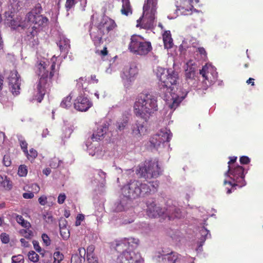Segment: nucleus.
I'll list each match as a JSON object with an SVG mask.
<instances>
[{
  "mask_svg": "<svg viewBox=\"0 0 263 263\" xmlns=\"http://www.w3.org/2000/svg\"><path fill=\"white\" fill-rule=\"evenodd\" d=\"M88 263H99L98 258L94 252H89L87 254Z\"/></svg>",
  "mask_w": 263,
  "mask_h": 263,
  "instance_id": "f704fd0d",
  "label": "nucleus"
},
{
  "mask_svg": "<svg viewBox=\"0 0 263 263\" xmlns=\"http://www.w3.org/2000/svg\"><path fill=\"white\" fill-rule=\"evenodd\" d=\"M28 159L32 161L37 156V152L34 148H30L29 152L27 151V154H25Z\"/></svg>",
  "mask_w": 263,
  "mask_h": 263,
  "instance_id": "e433bc0d",
  "label": "nucleus"
},
{
  "mask_svg": "<svg viewBox=\"0 0 263 263\" xmlns=\"http://www.w3.org/2000/svg\"><path fill=\"white\" fill-rule=\"evenodd\" d=\"M153 48L151 43L146 41L143 37L139 35H133L128 45V49L133 53L145 55L152 51Z\"/></svg>",
  "mask_w": 263,
  "mask_h": 263,
  "instance_id": "6e6552de",
  "label": "nucleus"
},
{
  "mask_svg": "<svg viewBox=\"0 0 263 263\" xmlns=\"http://www.w3.org/2000/svg\"><path fill=\"white\" fill-rule=\"evenodd\" d=\"M74 108L80 111H86L92 106V102L87 97L79 96L74 100Z\"/></svg>",
  "mask_w": 263,
  "mask_h": 263,
  "instance_id": "4468645a",
  "label": "nucleus"
},
{
  "mask_svg": "<svg viewBox=\"0 0 263 263\" xmlns=\"http://www.w3.org/2000/svg\"><path fill=\"white\" fill-rule=\"evenodd\" d=\"M21 232L24 237L27 239H30L33 236L32 232L29 230H23Z\"/></svg>",
  "mask_w": 263,
  "mask_h": 263,
  "instance_id": "49530a36",
  "label": "nucleus"
},
{
  "mask_svg": "<svg viewBox=\"0 0 263 263\" xmlns=\"http://www.w3.org/2000/svg\"><path fill=\"white\" fill-rule=\"evenodd\" d=\"M3 163L6 166H9L11 165V161L9 155H4L3 157Z\"/></svg>",
  "mask_w": 263,
  "mask_h": 263,
  "instance_id": "09e8293b",
  "label": "nucleus"
},
{
  "mask_svg": "<svg viewBox=\"0 0 263 263\" xmlns=\"http://www.w3.org/2000/svg\"><path fill=\"white\" fill-rule=\"evenodd\" d=\"M146 213L151 218L162 217L164 219L167 218L168 220L175 218H179L181 216L180 209L172 207L170 209L164 210L160 206H157L154 202L147 203Z\"/></svg>",
  "mask_w": 263,
  "mask_h": 263,
  "instance_id": "0eeeda50",
  "label": "nucleus"
},
{
  "mask_svg": "<svg viewBox=\"0 0 263 263\" xmlns=\"http://www.w3.org/2000/svg\"><path fill=\"white\" fill-rule=\"evenodd\" d=\"M161 170L156 160L145 162L144 166L139 168V172L145 178H157L161 174Z\"/></svg>",
  "mask_w": 263,
  "mask_h": 263,
  "instance_id": "9d476101",
  "label": "nucleus"
},
{
  "mask_svg": "<svg viewBox=\"0 0 263 263\" xmlns=\"http://www.w3.org/2000/svg\"><path fill=\"white\" fill-rule=\"evenodd\" d=\"M159 187V182L154 181L147 183L138 180H130L122 188L124 196L130 199L140 197H144L156 193Z\"/></svg>",
  "mask_w": 263,
  "mask_h": 263,
  "instance_id": "f257e3e1",
  "label": "nucleus"
},
{
  "mask_svg": "<svg viewBox=\"0 0 263 263\" xmlns=\"http://www.w3.org/2000/svg\"><path fill=\"white\" fill-rule=\"evenodd\" d=\"M12 185L11 182L8 179L7 176H2L0 175V187H2L7 190H10Z\"/></svg>",
  "mask_w": 263,
  "mask_h": 263,
  "instance_id": "c756f323",
  "label": "nucleus"
},
{
  "mask_svg": "<svg viewBox=\"0 0 263 263\" xmlns=\"http://www.w3.org/2000/svg\"><path fill=\"white\" fill-rule=\"evenodd\" d=\"M239 161L241 164H248L250 163V159L248 157L243 156L240 158Z\"/></svg>",
  "mask_w": 263,
  "mask_h": 263,
  "instance_id": "603ef678",
  "label": "nucleus"
},
{
  "mask_svg": "<svg viewBox=\"0 0 263 263\" xmlns=\"http://www.w3.org/2000/svg\"><path fill=\"white\" fill-rule=\"evenodd\" d=\"M97 26L104 34H106L114 29L117 25L113 20L108 17H104L101 19Z\"/></svg>",
  "mask_w": 263,
  "mask_h": 263,
  "instance_id": "dca6fc26",
  "label": "nucleus"
},
{
  "mask_svg": "<svg viewBox=\"0 0 263 263\" xmlns=\"http://www.w3.org/2000/svg\"><path fill=\"white\" fill-rule=\"evenodd\" d=\"M76 4V0H66L65 7L67 11H69Z\"/></svg>",
  "mask_w": 263,
  "mask_h": 263,
  "instance_id": "c03bdc74",
  "label": "nucleus"
},
{
  "mask_svg": "<svg viewBox=\"0 0 263 263\" xmlns=\"http://www.w3.org/2000/svg\"><path fill=\"white\" fill-rule=\"evenodd\" d=\"M179 256L178 253L172 251L166 254L161 255V257L164 263H176Z\"/></svg>",
  "mask_w": 263,
  "mask_h": 263,
  "instance_id": "5701e85b",
  "label": "nucleus"
},
{
  "mask_svg": "<svg viewBox=\"0 0 263 263\" xmlns=\"http://www.w3.org/2000/svg\"><path fill=\"white\" fill-rule=\"evenodd\" d=\"M84 219V216L82 214H78L76 218V221L75 222V225L76 226H79L81 224V222Z\"/></svg>",
  "mask_w": 263,
  "mask_h": 263,
  "instance_id": "3c124183",
  "label": "nucleus"
},
{
  "mask_svg": "<svg viewBox=\"0 0 263 263\" xmlns=\"http://www.w3.org/2000/svg\"><path fill=\"white\" fill-rule=\"evenodd\" d=\"M66 196L64 193L60 194L58 197V202L59 204H62L64 202Z\"/></svg>",
  "mask_w": 263,
  "mask_h": 263,
  "instance_id": "5fc2aeb1",
  "label": "nucleus"
},
{
  "mask_svg": "<svg viewBox=\"0 0 263 263\" xmlns=\"http://www.w3.org/2000/svg\"><path fill=\"white\" fill-rule=\"evenodd\" d=\"M200 74L202 76L204 82L207 85L206 81L210 84L214 82L217 78V73L212 67L206 65L203 66L200 70Z\"/></svg>",
  "mask_w": 263,
  "mask_h": 263,
  "instance_id": "2eb2a0df",
  "label": "nucleus"
},
{
  "mask_svg": "<svg viewBox=\"0 0 263 263\" xmlns=\"http://www.w3.org/2000/svg\"><path fill=\"white\" fill-rule=\"evenodd\" d=\"M21 77L16 70H11L8 77L9 89L13 95L20 93Z\"/></svg>",
  "mask_w": 263,
  "mask_h": 263,
  "instance_id": "f8f14e48",
  "label": "nucleus"
},
{
  "mask_svg": "<svg viewBox=\"0 0 263 263\" xmlns=\"http://www.w3.org/2000/svg\"><path fill=\"white\" fill-rule=\"evenodd\" d=\"M33 245L34 249L39 253H40L42 251L41 247L39 245V243L36 241H33Z\"/></svg>",
  "mask_w": 263,
  "mask_h": 263,
  "instance_id": "bf43d9fd",
  "label": "nucleus"
},
{
  "mask_svg": "<svg viewBox=\"0 0 263 263\" xmlns=\"http://www.w3.org/2000/svg\"><path fill=\"white\" fill-rule=\"evenodd\" d=\"M20 242H21L22 246L24 247H28L29 246V242L26 241L24 238H21L20 239Z\"/></svg>",
  "mask_w": 263,
  "mask_h": 263,
  "instance_id": "e2e57ef3",
  "label": "nucleus"
},
{
  "mask_svg": "<svg viewBox=\"0 0 263 263\" xmlns=\"http://www.w3.org/2000/svg\"><path fill=\"white\" fill-rule=\"evenodd\" d=\"M137 73V69L136 67L126 66L124 68L121 77L123 79L129 80Z\"/></svg>",
  "mask_w": 263,
  "mask_h": 263,
  "instance_id": "b1692460",
  "label": "nucleus"
},
{
  "mask_svg": "<svg viewBox=\"0 0 263 263\" xmlns=\"http://www.w3.org/2000/svg\"><path fill=\"white\" fill-rule=\"evenodd\" d=\"M38 30L37 27L33 26L31 28H28L26 32L27 38L28 40H30L33 39L37 35Z\"/></svg>",
  "mask_w": 263,
  "mask_h": 263,
  "instance_id": "2f4dec72",
  "label": "nucleus"
},
{
  "mask_svg": "<svg viewBox=\"0 0 263 263\" xmlns=\"http://www.w3.org/2000/svg\"><path fill=\"white\" fill-rule=\"evenodd\" d=\"M248 84H251L252 86H254V79L251 78H250L246 82Z\"/></svg>",
  "mask_w": 263,
  "mask_h": 263,
  "instance_id": "338daca9",
  "label": "nucleus"
},
{
  "mask_svg": "<svg viewBox=\"0 0 263 263\" xmlns=\"http://www.w3.org/2000/svg\"><path fill=\"white\" fill-rule=\"evenodd\" d=\"M195 73V67L190 61L186 64V68L185 69V75L187 78L191 79L193 78Z\"/></svg>",
  "mask_w": 263,
  "mask_h": 263,
  "instance_id": "c85d7f7f",
  "label": "nucleus"
},
{
  "mask_svg": "<svg viewBox=\"0 0 263 263\" xmlns=\"http://www.w3.org/2000/svg\"><path fill=\"white\" fill-rule=\"evenodd\" d=\"M44 219L47 223L51 224L53 222V218L51 215H44Z\"/></svg>",
  "mask_w": 263,
  "mask_h": 263,
  "instance_id": "4d7b16f0",
  "label": "nucleus"
},
{
  "mask_svg": "<svg viewBox=\"0 0 263 263\" xmlns=\"http://www.w3.org/2000/svg\"><path fill=\"white\" fill-rule=\"evenodd\" d=\"M157 3L146 0L143 7V14L137 20V27H141L145 29L153 28L156 14L157 13Z\"/></svg>",
  "mask_w": 263,
  "mask_h": 263,
  "instance_id": "423d86ee",
  "label": "nucleus"
},
{
  "mask_svg": "<svg viewBox=\"0 0 263 263\" xmlns=\"http://www.w3.org/2000/svg\"><path fill=\"white\" fill-rule=\"evenodd\" d=\"M1 241L4 243H7L9 242L10 238L8 234L5 233H3L1 235Z\"/></svg>",
  "mask_w": 263,
  "mask_h": 263,
  "instance_id": "de8ad7c7",
  "label": "nucleus"
},
{
  "mask_svg": "<svg viewBox=\"0 0 263 263\" xmlns=\"http://www.w3.org/2000/svg\"><path fill=\"white\" fill-rule=\"evenodd\" d=\"M26 19L28 22L36 25L37 28L46 26L48 22V19L46 16L37 13L34 11L28 12L26 15Z\"/></svg>",
  "mask_w": 263,
  "mask_h": 263,
  "instance_id": "ddd939ff",
  "label": "nucleus"
},
{
  "mask_svg": "<svg viewBox=\"0 0 263 263\" xmlns=\"http://www.w3.org/2000/svg\"><path fill=\"white\" fill-rule=\"evenodd\" d=\"M29 259L33 262H37L39 260V255L34 251H30L28 253Z\"/></svg>",
  "mask_w": 263,
  "mask_h": 263,
  "instance_id": "c9c22d12",
  "label": "nucleus"
},
{
  "mask_svg": "<svg viewBox=\"0 0 263 263\" xmlns=\"http://www.w3.org/2000/svg\"><path fill=\"white\" fill-rule=\"evenodd\" d=\"M139 242L138 239L134 238H124L118 241L116 245V250L119 251L120 247L125 248L126 250L118 255L116 260V263H143L140 254L132 250L138 245Z\"/></svg>",
  "mask_w": 263,
  "mask_h": 263,
  "instance_id": "20e7f679",
  "label": "nucleus"
},
{
  "mask_svg": "<svg viewBox=\"0 0 263 263\" xmlns=\"http://www.w3.org/2000/svg\"><path fill=\"white\" fill-rule=\"evenodd\" d=\"M23 197L25 199H31L34 197V194L32 193H24Z\"/></svg>",
  "mask_w": 263,
  "mask_h": 263,
  "instance_id": "680f3d73",
  "label": "nucleus"
},
{
  "mask_svg": "<svg viewBox=\"0 0 263 263\" xmlns=\"http://www.w3.org/2000/svg\"><path fill=\"white\" fill-rule=\"evenodd\" d=\"M53 263H61L64 259V255L60 251H56L53 253Z\"/></svg>",
  "mask_w": 263,
  "mask_h": 263,
  "instance_id": "4c0bfd02",
  "label": "nucleus"
},
{
  "mask_svg": "<svg viewBox=\"0 0 263 263\" xmlns=\"http://www.w3.org/2000/svg\"><path fill=\"white\" fill-rule=\"evenodd\" d=\"M172 136L170 130L167 128L161 129L157 134L151 138L149 140L151 147L158 148L161 143L169 142Z\"/></svg>",
  "mask_w": 263,
  "mask_h": 263,
  "instance_id": "9b49d317",
  "label": "nucleus"
},
{
  "mask_svg": "<svg viewBox=\"0 0 263 263\" xmlns=\"http://www.w3.org/2000/svg\"><path fill=\"white\" fill-rule=\"evenodd\" d=\"M86 79L85 77H80L77 80V86L79 88H82L83 86V83L85 82Z\"/></svg>",
  "mask_w": 263,
  "mask_h": 263,
  "instance_id": "8fccbe9b",
  "label": "nucleus"
},
{
  "mask_svg": "<svg viewBox=\"0 0 263 263\" xmlns=\"http://www.w3.org/2000/svg\"><path fill=\"white\" fill-rule=\"evenodd\" d=\"M6 23L9 27L13 30H16L19 27H21L22 29L24 28V26L22 24V18L20 16L16 17H11L10 19L7 20Z\"/></svg>",
  "mask_w": 263,
  "mask_h": 263,
  "instance_id": "4be33fe9",
  "label": "nucleus"
},
{
  "mask_svg": "<svg viewBox=\"0 0 263 263\" xmlns=\"http://www.w3.org/2000/svg\"><path fill=\"white\" fill-rule=\"evenodd\" d=\"M157 110V99L155 96L147 92L137 96L134 104V112L137 117L146 121Z\"/></svg>",
  "mask_w": 263,
  "mask_h": 263,
  "instance_id": "f03ea898",
  "label": "nucleus"
},
{
  "mask_svg": "<svg viewBox=\"0 0 263 263\" xmlns=\"http://www.w3.org/2000/svg\"><path fill=\"white\" fill-rule=\"evenodd\" d=\"M32 187L36 192H38L40 190V186L36 183L33 184Z\"/></svg>",
  "mask_w": 263,
  "mask_h": 263,
  "instance_id": "69168bd1",
  "label": "nucleus"
},
{
  "mask_svg": "<svg viewBox=\"0 0 263 263\" xmlns=\"http://www.w3.org/2000/svg\"><path fill=\"white\" fill-rule=\"evenodd\" d=\"M47 198L46 196H42L39 197L38 201L39 203L42 205H45L47 203Z\"/></svg>",
  "mask_w": 263,
  "mask_h": 263,
  "instance_id": "6e6d98bb",
  "label": "nucleus"
},
{
  "mask_svg": "<svg viewBox=\"0 0 263 263\" xmlns=\"http://www.w3.org/2000/svg\"><path fill=\"white\" fill-rule=\"evenodd\" d=\"M16 220L17 223L20 224L25 228L29 229L31 227L30 223L27 221L25 220L21 215H17L16 216Z\"/></svg>",
  "mask_w": 263,
  "mask_h": 263,
  "instance_id": "473e14b6",
  "label": "nucleus"
},
{
  "mask_svg": "<svg viewBox=\"0 0 263 263\" xmlns=\"http://www.w3.org/2000/svg\"><path fill=\"white\" fill-rule=\"evenodd\" d=\"M156 74L159 79V87L164 93H173L175 87L178 83L179 76L177 71L171 69H166L158 67Z\"/></svg>",
  "mask_w": 263,
  "mask_h": 263,
  "instance_id": "39448f33",
  "label": "nucleus"
},
{
  "mask_svg": "<svg viewBox=\"0 0 263 263\" xmlns=\"http://www.w3.org/2000/svg\"><path fill=\"white\" fill-rule=\"evenodd\" d=\"M18 141L20 142V145L23 152L24 153V154H27L28 144L27 142L24 139H23L22 137L21 138H18Z\"/></svg>",
  "mask_w": 263,
  "mask_h": 263,
  "instance_id": "ea45409f",
  "label": "nucleus"
},
{
  "mask_svg": "<svg viewBox=\"0 0 263 263\" xmlns=\"http://www.w3.org/2000/svg\"><path fill=\"white\" fill-rule=\"evenodd\" d=\"M24 259L22 255L19 254L12 257V263H24Z\"/></svg>",
  "mask_w": 263,
  "mask_h": 263,
  "instance_id": "79ce46f5",
  "label": "nucleus"
},
{
  "mask_svg": "<svg viewBox=\"0 0 263 263\" xmlns=\"http://www.w3.org/2000/svg\"><path fill=\"white\" fill-rule=\"evenodd\" d=\"M27 166L25 165H21L18 167V175L20 176L24 177L26 176L27 174Z\"/></svg>",
  "mask_w": 263,
  "mask_h": 263,
  "instance_id": "a19ab883",
  "label": "nucleus"
},
{
  "mask_svg": "<svg viewBox=\"0 0 263 263\" xmlns=\"http://www.w3.org/2000/svg\"><path fill=\"white\" fill-rule=\"evenodd\" d=\"M162 37L165 48H172L174 44L170 31H165L162 34Z\"/></svg>",
  "mask_w": 263,
  "mask_h": 263,
  "instance_id": "393cba45",
  "label": "nucleus"
},
{
  "mask_svg": "<svg viewBox=\"0 0 263 263\" xmlns=\"http://www.w3.org/2000/svg\"><path fill=\"white\" fill-rule=\"evenodd\" d=\"M164 99L167 102L168 106L171 109H175L179 104L178 99L176 98V96H172V94L175 95V93H164Z\"/></svg>",
  "mask_w": 263,
  "mask_h": 263,
  "instance_id": "412c9836",
  "label": "nucleus"
},
{
  "mask_svg": "<svg viewBox=\"0 0 263 263\" xmlns=\"http://www.w3.org/2000/svg\"><path fill=\"white\" fill-rule=\"evenodd\" d=\"M200 233L201 234V237L200 238L201 240L204 241L206 239V237L209 233V231L203 227L200 230Z\"/></svg>",
  "mask_w": 263,
  "mask_h": 263,
  "instance_id": "37998d69",
  "label": "nucleus"
},
{
  "mask_svg": "<svg viewBox=\"0 0 263 263\" xmlns=\"http://www.w3.org/2000/svg\"><path fill=\"white\" fill-rule=\"evenodd\" d=\"M67 221L65 219H62L59 221V228L60 229L67 227Z\"/></svg>",
  "mask_w": 263,
  "mask_h": 263,
  "instance_id": "052dcab7",
  "label": "nucleus"
},
{
  "mask_svg": "<svg viewBox=\"0 0 263 263\" xmlns=\"http://www.w3.org/2000/svg\"><path fill=\"white\" fill-rule=\"evenodd\" d=\"M72 96L71 95V93L69 94L67 97H65L60 104L61 107L66 109L70 108L72 105Z\"/></svg>",
  "mask_w": 263,
  "mask_h": 263,
  "instance_id": "7c9ffc66",
  "label": "nucleus"
},
{
  "mask_svg": "<svg viewBox=\"0 0 263 263\" xmlns=\"http://www.w3.org/2000/svg\"><path fill=\"white\" fill-rule=\"evenodd\" d=\"M42 240L46 246H48L51 244V240L49 237L45 233L42 235Z\"/></svg>",
  "mask_w": 263,
  "mask_h": 263,
  "instance_id": "a18cd8bd",
  "label": "nucleus"
},
{
  "mask_svg": "<svg viewBox=\"0 0 263 263\" xmlns=\"http://www.w3.org/2000/svg\"><path fill=\"white\" fill-rule=\"evenodd\" d=\"M128 123V119L126 117H125L123 119L119 120L117 122V128L119 130L121 131L123 130Z\"/></svg>",
  "mask_w": 263,
  "mask_h": 263,
  "instance_id": "72a5a7b5",
  "label": "nucleus"
},
{
  "mask_svg": "<svg viewBox=\"0 0 263 263\" xmlns=\"http://www.w3.org/2000/svg\"><path fill=\"white\" fill-rule=\"evenodd\" d=\"M230 161L228 162V164H229L228 166H230L231 164H232L236 162V161L237 160V157H235V156L231 157H230Z\"/></svg>",
  "mask_w": 263,
  "mask_h": 263,
  "instance_id": "0e129e2a",
  "label": "nucleus"
},
{
  "mask_svg": "<svg viewBox=\"0 0 263 263\" xmlns=\"http://www.w3.org/2000/svg\"><path fill=\"white\" fill-rule=\"evenodd\" d=\"M146 130V126L144 122L142 123L137 122L132 126V133L135 136L139 137L144 135Z\"/></svg>",
  "mask_w": 263,
  "mask_h": 263,
  "instance_id": "aec40b11",
  "label": "nucleus"
},
{
  "mask_svg": "<svg viewBox=\"0 0 263 263\" xmlns=\"http://www.w3.org/2000/svg\"><path fill=\"white\" fill-rule=\"evenodd\" d=\"M51 65L48 68L45 62H41L37 65V74L40 77L39 83L37 85V91L34 95V100H36L39 103H41L46 92L47 89L50 86L52 79L55 74L58 73V69L55 68V62L53 58Z\"/></svg>",
  "mask_w": 263,
  "mask_h": 263,
  "instance_id": "7ed1b4c3",
  "label": "nucleus"
},
{
  "mask_svg": "<svg viewBox=\"0 0 263 263\" xmlns=\"http://www.w3.org/2000/svg\"><path fill=\"white\" fill-rule=\"evenodd\" d=\"M96 52L101 56L105 57L108 54L107 48L106 46H105L104 47L103 50L101 51L97 50Z\"/></svg>",
  "mask_w": 263,
  "mask_h": 263,
  "instance_id": "13d9d810",
  "label": "nucleus"
},
{
  "mask_svg": "<svg viewBox=\"0 0 263 263\" xmlns=\"http://www.w3.org/2000/svg\"><path fill=\"white\" fill-rule=\"evenodd\" d=\"M199 54L201 55V58L203 59H205L207 57L206 56V52L205 49L203 47H199L197 49V51Z\"/></svg>",
  "mask_w": 263,
  "mask_h": 263,
  "instance_id": "864d4df0",
  "label": "nucleus"
},
{
  "mask_svg": "<svg viewBox=\"0 0 263 263\" xmlns=\"http://www.w3.org/2000/svg\"><path fill=\"white\" fill-rule=\"evenodd\" d=\"M105 34L98 26L90 31V37L96 46H99L102 42V37Z\"/></svg>",
  "mask_w": 263,
  "mask_h": 263,
  "instance_id": "6ab92c4d",
  "label": "nucleus"
},
{
  "mask_svg": "<svg viewBox=\"0 0 263 263\" xmlns=\"http://www.w3.org/2000/svg\"><path fill=\"white\" fill-rule=\"evenodd\" d=\"M94 247L92 246H89L87 249V254L89 252H93Z\"/></svg>",
  "mask_w": 263,
  "mask_h": 263,
  "instance_id": "774afa93",
  "label": "nucleus"
},
{
  "mask_svg": "<svg viewBox=\"0 0 263 263\" xmlns=\"http://www.w3.org/2000/svg\"><path fill=\"white\" fill-rule=\"evenodd\" d=\"M226 176L231 177V178L235 182L233 183L231 181H228L224 180L223 184L224 185L229 184L232 186V189H236V186H238L239 187L244 186L245 183L244 168L242 166L240 165H236L235 166H228V170L225 174Z\"/></svg>",
  "mask_w": 263,
  "mask_h": 263,
  "instance_id": "1a4fd4ad",
  "label": "nucleus"
},
{
  "mask_svg": "<svg viewBox=\"0 0 263 263\" xmlns=\"http://www.w3.org/2000/svg\"><path fill=\"white\" fill-rule=\"evenodd\" d=\"M177 10L181 11L182 13L185 15L191 14L193 11H195L194 9V0H184L182 4L177 6Z\"/></svg>",
  "mask_w": 263,
  "mask_h": 263,
  "instance_id": "a211bd4d",
  "label": "nucleus"
},
{
  "mask_svg": "<svg viewBox=\"0 0 263 263\" xmlns=\"http://www.w3.org/2000/svg\"><path fill=\"white\" fill-rule=\"evenodd\" d=\"M122 6L121 12L126 16L132 13V9L129 0H122Z\"/></svg>",
  "mask_w": 263,
  "mask_h": 263,
  "instance_id": "bb28decb",
  "label": "nucleus"
},
{
  "mask_svg": "<svg viewBox=\"0 0 263 263\" xmlns=\"http://www.w3.org/2000/svg\"><path fill=\"white\" fill-rule=\"evenodd\" d=\"M108 129V124L107 122L103 123V124L99 125L97 127V129L93 133L91 136V139L93 141L102 140L104 138V136L106 134Z\"/></svg>",
  "mask_w": 263,
  "mask_h": 263,
  "instance_id": "f3484780",
  "label": "nucleus"
},
{
  "mask_svg": "<svg viewBox=\"0 0 263 263\" xmlns=\"http://www.w3.org/2000/svg\"><path fill=\"white\" fill-rule=\"evenodd\" d=\"M80 255L78 254L73 255L71 258V263H82L84 261V256L86 254V250L84 248L79 249Z\"/></svg>",
  "mask_w": 263,
  "mask_h": 263,
  "instance_id": "a878e982",
  "label": "nucleus"
},
{
  "mask_svg": "<svg viewBox=\"0 0 263 263\" xmlns=\"http://www.w3.org/2000/svg\"><path fill=\"white\" fill-rule=\"evenodd\" d=\"M58 45L61 51H68L70 48V41L68 39L63 37L60 39Z\"/></svg>",
  "mask_w": 263,
  "mask_h": 263,
  "instance_id": "cd10ccee",
  "label": "nucleus"
},
{
  "mask_svg": "<svg viewBox=\"0 0 263 263\" xmlns=\"http://www.w3.org/2000/svg\"><path fill=\"white\" fill-rule=\"evenodd\" d=\"M60 235L63 239L67 240L69 238L70 232L67 227L62 228L61 229H60Z\"/></svg>",
  "mask_w": 263,
  "mask_h": 263,
  "instance_id": "58836bf2",
  "label": "nucleus"
}]
</instances>
